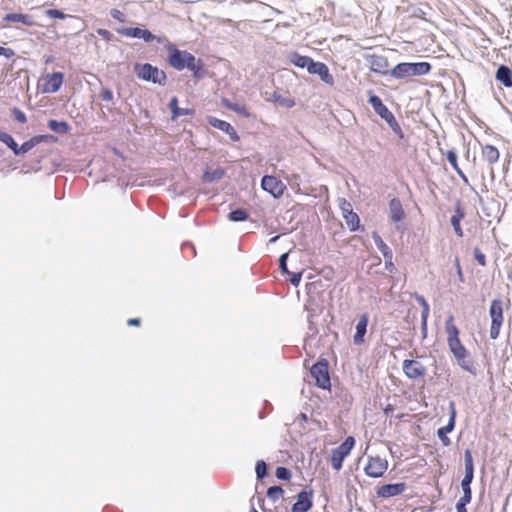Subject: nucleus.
Wrapping results in <instances>:
<instances>
[{
    "label": "nucleus",
    "mask_w": 512,
    "mask_h": 512,
    "mask_svg": "<svg viewBox=\"0 0 512 512\" xmlns=\"http://www.w3.org/2000/svg\"><path fill=\"white\" fill-rule=\"evenodd\" d=\"M445 329L447 332V343L450 352L455 355L458 352H463L465 346L461 343L459 338V329L453 324V316L450 315L445 322Z\"/></svg>",
    "instance_id": "10"
},
{
    "label": "nucleus",
    "mask_w": 512,
    "mask_h": 512,
    "mask_svg": "<svg viewBox=\"0 0 512 512\" xmlns=\"http://www.w3.org/2000/svg\"><path fill=\"white\" fill-rule=\"evenodd\" d=\"M369 317L366 313L362 314L359 317V320L356 324V331L353 336V342L355 345H361L364 343V337L367 332Z\"/></svg>",
    "instance_id": "24"
},
{
    "label": "nucleus",
    "mask_w": 512,
    "mask_h": 512,
    "mask_svg": "<svg viewBox=\"0 0 512 512\" xmlns=\"http://www.w3.org/2000/svg\"><path fill=\"white\" fill-rule=\"evenodd\" d=\"M340 209L342 211V216L343 218L345 217V215H348V213H353V209H352V205L350 202H348L346 199H341V203H340Z\"/></svg>",
    "instance_id": "49"
},
{
    "label": "nucleus",
    "mask_w": 512,
    "mask_h": 512,
    "mask_svg": "<svg viewBox=\"0 0 512 512\" xmlns=\"http://www.w3.org/2000/svg\"><path fill=\"white\" fill-rule=\"evenodd\" d=\"M227 217L232 222H243L249 219V213L244 208H237L230 211Z\"/></svg>",
    "instance_id": "33"
},
{
    "label": "nucleus",
    "mask_w": 512,
    "mask_h": 512,
    "mask_svg": "<svg viewBox=\"0 0 512 512\" xmlns=\"http://www.w3.org/2000/svg\"><path fill=\"white\" fill-rule=\"evenodd\" d=\"M225 169L223 168H216L214 170H208L206 169L202 174V181L205 183H215L222 179L225 176Z\"/></svg>",
    "instance_id": "29"
},
{
    "label": "nucleus",
    "mask_w": 512,
    "mask_h": 512,
    "mask_svg": "<svg viewBox=\"0 0 512 512\" xmlns=\"http://www.w3.org/2000/svg\"><path fill=\"white\" fill-rule=\"evenodd\" d=\"M432 65L429 62H401L390 71V76L395 79H406L415 76H424L430 73Z\"/></svg>",
    "instance_id": "3"
},
{
    "label": "nucleus",
    "mask_w": 512,
    "mask_h": 512,
    "mask_svg": "<svg viewBox=\"0 0 512 512\" xmlns=\"http://www.w3.org/2000/svg\"><path fill=\"white\" fill-rule=\"evenodd\" d=\"M482 157L489 163L494 164L499 160V150L490 144L482 146Z\"/></svg>",
    "instance_id": "30"
},
{
    "label": "nucleus",
    "mask_w": 512,
    "mask_h": 512,
    "mask_svg": "<svg viewBox=\"0 0 512 512\" xmlns=\"http://www.w3.org/2000/svg\"><path fill=\"white\" fill-rule=\"evenodd\" d=\"M141 323V320L140 318H131L128 320L127 324L129 326H139Z\"/></svg>",
    "instance_id": "60"
},
{
    "label": "nucleus",
    "mask_w": 512,
    "mask_h": 512,
    "mask_svg": "<svg viewBox=\"0 0 512 512\" xmlns=\"http://www.w3.org/2000/svg\"><path fill=\"white\" fill-rule=\"evenodd\" d=\"M37 145L38 144L36 143L35 137L33 136L29 140L25 141L22 145L19 146L17 144L16 152H14V154L16 156L24 155Z\"/></svg>",
    "instance_id": "34"
},
{
    "label": "nucleus",
    "mask_w": 512,
    "mask_h": 512,
    "mask_svg": "<svg viewBox=\"0 0 512 512\" xmlns=\"http://www.w3.org/2000/svg\"><path fill=\"white\" fill-rule=\"evenodd\" d=\"M35 140L37 144H40L42 142L45 143H54L57 141V138L51 134H44V135H35Z\"/></svg>",
    "instance_id": "45"
},
{
    "label": "nucleus",
    "mask_w": 512,
    "mask_h": 512,
    "mask_svg": "<svg viewBox=\"0 0 512 512\" xmlns=\"http://www.w3.org/2000/svg\"><path fill=\"white\" fill-rule=\"evenodd\" d=\"M310 375L315 380V385L323 390L331 389L329 374V362L326 358L320 357L310 368Z\"/></svg>",
    "instance_id": "5"
},
{
    "label": "nucleus",
    "mask_w": 512,
    "mask_h": 512,
    "mask_svg": "<svg viewBox=\"0 0 512 512\" xmlns=\"http://www.w3.org/2000/svg\"><path fill=\"white\" fill-rule=\"evenodd\" d=\"M0 141L4 143L13 153L16 152L17 142L12 135L0 129Z\"/></svg>",
    "instance_id": "37"
},
{
    "label": "nucleus",
    "mask_w": 512,
    "mask_h": 512,
    "mask_svg": "<svg viewBox=\"0 0 512 512\" xmlns=\"http://www.w3.org/2000/svg\"><path fill=\"white\" fill-rule=\"evenodd\" d=\"M14 55H15V52L11 48H6L3 46H0V56H4L6 58H11Z\"/></svg>",
    "instance_id": "57"
},
{
    "label": "nucleus",
    "mask_w": 512,
    "mask_h": 512,
    "mask_svg": "<svg viewBox=\"0 0 512 512\" xmlns=\"http://www.w3.org/2000/svg\"><path fill=\"white\" fill-rule=\"evenodd\" d=\"M46 15L49 16L50 18H54V19H65L66 17H68V15H66L62 10L60 9H48L46 10Z\"/></svg>",
    "instance_id": "44"
},
{
    "label": "nucleus",
    "mask_w": 512,
    "mask_h": 512,
    "mask_svg": "<svg viewBox=\"0 0 512 512\" xmlns=\"http://www.w3.org/2000/svg\"><path fill=\"white\" fill-rule=\"evenodd\" d=\"M456 268H457V274L459 275L460 280H463L462 269H461V266H460V263H459L458 259H456Z\"/></svg>",
    "instance_id": "64"
},
{
    "label": "nucleus",
    "mask_w": 512,
    "mask_h": 512,
    "mask_svg": "<svg viewBox=\"0 0 512 512\" xmlns=\"http://www.w3.org/2000/svg\"><path fill=\"white\" fill-rule=\"evenodd\" d=\"M389 218L393 222H401L406 218V212L398 198H392L389 201Z\"/></svg>",
    "instance_id": "23"
},
{
    "label": "nucleus",
    "mask_w": 512,
    "mask_h": 512,
    "mask_svg": "<svg viewBox=\"0 0 512 512\" xmlns=\"http://www.w3.org/2000/svg\"><path fill=\"white\" fill-rule=\"evenodd\" d=\"M456 417H457V411H456L455 403L453 401H450L448 422L445 426L440 427L437 430V436L444 446H449L451 444V440L447 436V434L454 430L455 425H456Z\"/></svg>",
    "instance_id": "11"
},
{
    "label": "nucleus",
    "mask_w": 512,
    "mask_h": 512,
    "mask_svg": "<svg viewBox=\"0 0 512 512\" xmlns=\"http://www.w3.org/2000/svg\"><path fill=\"white\" fill-rule=\"evenodd\" d=\"M99 95L103 101L110 102L113 100V92L108 87H103Z\"/></svg>",
    "instance_id": "50"
},
{
    "label": "nucleus",
    "mask_w": 512,
    "mask_h": 512,
    "mask_svg": "<svg viewBox=\"0 0 512 512\" xmlns=\"http://www.w3.org/2000/svg\"><path fill=\"white\" fill-rule=\"evenodd\" d=\"M97 34H98L99 36H101V37H102L104 40H106V41H115V40H116V38H115L114 34H113V33H111V32H110L109 30H107V29L99 28V29L97 30Z\"/></svg>",
    "instance_id": "51"
},
{
    "label": "nucleus",
    "mask_w": 512,
    "mask_h": 512,
    "mask_svg": "<svg viewBox=\"0 0 512 512\" xmlns=\"http://www.w3.org/2000/svg\"><path fill=\"white\" fill-rule=\"evenodd\" d=\"M372 48H367L362 54L366 66L370 71L378 75H390L388 58L383 54L371 53Z\"/></svg>",
    "instance_id": "6"
},
{
    "label": "nucleus",
    "mask_w": 512,
    "mask_h": 512,
    "mask_svg": "<svg viewBox=\"0 0 512 512\" xmlns=\"http://www.w3.org/2000/svg\"><path fill=\"white\" fill-rule=\"evenodd\" d=\"M402 369L410 380H416L426 375V368L417 360L405 359L402 363Z\"/></svg>",
    "instance_id": "15"
},
{
    "label": "nucleus",
    "mask_w": 512,
    "mask_h": 512,
    "mask_svg": "<svg viewBox=\"0 0 512 512\" xmlns=\"http://www.w3.org/2000/svg\"><path fill=\"white\" fill-rule=\"evenodd\" d=\"M355 443V438L348 436L338 447L332 449L330 463L333 469L339 471L342 468L344 459L350 454Z\"/></svg>",
    "instance_id": "9"
},
{
    "label": "nucleus",
    "mask_w": 512,
    "mask_h": 512,
    "mask_svg": "<svg viewBox=\"0 0 512 512\" xmlns=\"http://www.w3.org/2000/svg\"><path fill=\"white\" fill-rule=\"evenodd\" d=\"M456 171V173L459 175V177L464 180L465 182H467V177L466 175L463 173V171L458 167L457 169H454Z\"/></svg>",
    "instance_id": "61"
},
{
    "label": "nucleus",
    "mask_w": 512,
    "mask_h": 512,
    "mask_svg": "<svg viewBox=\"0 0 512 512\" xmlns=\"http://www.w3.org/2000/svg\"><path fill=\"white\" fill-rule=\"evenodd\" d=\"M415 299L418 304L422 307L421 317H429L430 306L423 295L415 294Z\"/></svg>",
    "instance_id": "39"
},
{
    "label": "nucleus",
    "mask_w": 512,
    "mask_h": 512,
    "mask_svg": "<svg viewBox=\"0 0 512 512\" xmlns=\"http://www.w3.org/2000/svg\"><path fill=\"white\" fill-rule=\"evenodd\" d=\"M394 409L395 408L392 404H387L386 407L383 409V412L386 416L393 417Z\"/></svg>",
    "instance_id": "59"
},
{
    "label": "nucleus",
    "mask_w": 512,
    "mask_h": 512,
    "mask_svg": "<svg viewBox=\"0 0 512 512\" xmlns=\"http://www.w3.org/2000/svg\"><path fill=\"white\" fill-rule=\"evenodd\" d=\"M428 317H421V332L423 338L427 336Z\"/></svg>",
    "instance_id": "58"
},
{
    "label": "nucleus",
    "mask_w": 512,
    "mask_h": 512,
    "mask_svg": "<svg viewBox=\"0 0 512 512\" xmlns=\"http://www.w3.org/2000/svg\"><path fill=\"white\" fill-rule=\"evenodd\" d=\"M470 504V502H467V500L459 499L456 502L455 508L457 512H468L466 506Z\"/></svg>",
    "instance_id": "54"
},
{
    "label": "nucleus",
    "mask_w": 512,
    "mask_h": 512,
    "mask_svg": "<svg viewBox=\"0 0 512 512\" xmlns=\"http://www.w3.org/2000/svg\"><path fill=\"white\" fill-rule=\"evenodd\" d=\"M473 254L479 265L486 266V256L479 248H474Z\"/></svg>",
    "instance_id": "47"
},
{
    "label": "nucleus",
    "mask_w": 512,
    "mask_h": 512,
    "mask_svg": "<svg viewBox=\"0 0 512 512\" xmlns=\"http://www.w3.org/2000/svg\"><path fill=\"white\" fill-rule=\"evenodd\" d=\"M194 115V110L189 108H180L174 112V116L172 119H176L180 116H192Z\"/></svg>",
    "instance_id": "52"
},
{
    "label": "nucleus",
    "mask_w": 512,
    "mask_h": 512,
    "mask_svg": "<svg viewBox=\"0 0 512 512\" xmlns=\"http://www.w3.org/2000/svg\"><path fill=\"white\" fill-rule=\"evenodd\" d=\"M368 103L372 106L374 112L383 119L390 129L398 136L399 139L404 138V132L393 113L383 104L381 98L372 91L368 92Z\"/></svg>",
    "instance_id": "2"
},
{
    "label": "nucleus",
    "mask_w": 512,
    "mask_h": 512,
    "mask_svg": "<svg viewBox=\"0 0 512 512\" xmlns=\"http://www.w3.org/2000/svg\"><path fill=\"white\" fill-rule=\"evenodd\" d=\"M273 99L276 103H278L279 105L286 107V108H292L295 104L294 100H292L290 98L283 97L276 92L273 94Z\"/></svg>",
    "instance_id": "41"
},
{
    "label": "nucleus",
    "mask_w": 512,
    "mask_h": 512,
    "mask_svg": "<svg viewBox=\"0 0 512 512\" xmlns=\"http://www.w3.org/2000/svg\"><path fill=\"white\" fill-rule=\"evenodd\" d=\"M3 21L7 23H21L29 27L35 25L33 17L23 13H8L3 17Z\"/></svg>",
    "instance_id": "27"
},
{
    "label": "nucleus",
    "mask_w": 512,
    "mask_h": 512,
    "mask_svg": "<svg viewBox=\"0 0 512 512\" xmlns=\"http://www.w3.org/2000/svg\"><path fill=\"white\" fill-rule=\"evenodd\" d=\"M115 30L122 36L143 39L146 43H151L156 39L150 30L141 27H121Z\"/></svg>",
    "instance_id": "13"
},
{
    "label": "nucleus",
    "mask_w": 512,
    "mask_h": 512,
    "mask_svg": "<svg viewBox=\"0 0 512 512\" xmlns=\"http://www.w3.org/2000/svg\"><path fill=\"white\" fill-rule=\"evenodd\" d=\"M445 156H446V159L447 161L451 164V166L453 167V169H457L459 166H458V157H457V153L454 149H451V150H448L446 153H445Z\"/></svg>",
    "instance_id": "43"
},
{
    "label": "nucleus",
    "mask_w": 512,
    "mask_h": 512,
    "mask_svg": "<svg viewBox=\"0 0 512 512\" xmlns=\"http://www.w3.org/2000/svg\"><path fill=\"white\" fill-rule=\"evenodd\" d=\"M504 303L501 299L491 301L489 307V316L491 318L490 338L495 340L499 337L500 330L504 321Z\"/></svg>",
    "instance_id": "7"
},
{
    "label": "nucleus",
    "mask_w": 512,
    "mask_h": 512,
    "mask_svg": "<svg viewBox=\"0 0 512 512\" xmlns=\"http://www.w3.org/2000/svg\"><path fill=\"white\" fill-rule=\"evenodd\" d=\"M344 219L351 232L364 231V228L360 224V218L357 213H348V215H345Z\"/></svg>",
    "instance_id": "31"
},
{
    "label": "nucleus",
    "mask_w": 512,
    "mask_h": 512,
    "mask_svg": "<svg viewBox=\"0 0 512 512\" xmlns=\"http://www.w3.org/2000/svg\"><path fill=\"white\" fill-rule=\"evenodd\" d=\"M388 468V462L386 459L380 457H369L368 463L364 470L366 475L372 478L381 477Z\"/></svg>",
    "instance_id": "16"
},
{
    "label": "nucleus",
    "mask_w": 512,
    "mask_h": 512,
    "mask_svg": "<svg viewBox=\"0 0 512 512\" xmlns=\"http://www.w3.org/2000/svg\"><path fill=\"white\" fill-rule=\"evenodd\" d=\"M372 239L383 257L393 255L392 249L383 241L382 237L377 232L372 233Z\"/></svg>",
    "instance_id": "32"
},
{
    "label": "nucleus",
    "mask_w": 512,
    "mask_h": 512,
    "mask_svg": "<svg viewBox=\"0 0 512 512\" xmlns=\"http://www.w3.org/2000/svg\"><path fill=\"white\" fill-rule=\"evenodd\" d=\"M110 15L113 19L118 20L120 22H125V15L118 9H112L110 11Z\"/></svg>",
    "instance_id": "55"
},
{
    "label": "nucleus",
    "mask_w": 512,
    "mask_h": 512,
    "mask_svg": "<svg viewBox=\"0 0 512 512\" xmlns=\"http://www.w3.org/2000/svg\"><path fill=\"white\" fill-rule=\"evenodd\" d=\"M222 103H223V105H224L227 109H229V110H231V111H234V112H236V113H239V114H242V115H245V116H247V115H248V111H247L246 107H245V106H243V105H240V104H238V103H232V102H231L229 99H227V98H223V99H222Z\"/></svg>",
    "instance_id": "35"
},
{
    "label": "nucleus",
    "mask_w": 512,
    "mask_h": 512,
    "mask_svg": "<svg viewBox=\"0 0 512 512\" xmlns=\"http://www.w3.org/2000/svg\"><path fill=\"white\" fill-rule=\"evenodd\" d=\"M465 210L460 201H457L454 207V214L450 218L451 225L454 229L455 234L458 237H463V230L461 227V220L465 218Z\"/></svg>",
    "instance_id": "22"
},
{
    "label": "nucleus",
    "mask_w": 512,
    "mask_h": 512,
    "mask_svg": "<svg viewBox=\"0 0 512 512\" xmlns=\"http://www.w3.org/2000/svg\"><path fill=\"white\" fill-rule=\"evenodd\" d=\"M206 122L210 126H212V127L216 128V129L221 130V131L225 132L226 134H228L230 139L233 142H237V141L240 140V137H239L237 131L227 121H224V120H221V119H219V118H217L215 116L209 115V116L206 117Z\"/></svg>",
    "instance_id": "18"
},
{
    "label": "nucleus",
    "mask_w": 512,
    "mask_h": 512,
    "mask_svg": "<svg viewBox=\"0 0 512 512\" xmlns=\"http://www.w3.org/2000/svg\"><path fill=\"white\" fill-rule=\"evenodd\" d=\"M313 490L305 487L297 494L296 502L291 507V512H307L313 505Z\"/></svg>",
    "instance_id": "14"
},
{
    "label": "nucleus",
    "mask_w": 512,
    "mask_h": 512,
    "mask_svg": "<svg viewBox=\"0 0 512 512\" xmlns=\"http://www.w3.org/2000/svg\"><path fill=\"white\" fill-rule=\"evenodd\" d=\"M284 494V489L280 485L270 486L267 489L266 496L272 502H276Z\"/></svg>",
    "instance_id": "36"
},
{
    "label": "nucleus",
    "mask_w": 512,
    "mask_h": 512,
    "mask_svg": "<svg viewBox=\"0 0 512 512\" xmlns=\"http://www.w3.org/2000/svg\"><path fill=\"white\" fill-rule=\"evenodd\" d=\"M166 49L168 52L167 62L172 68L178 71L188 69L197 80L206 76L207 70L201 58H196L192 53L187 50H180L173 44H169Z\"/></svg>",
    "instance_id": "1"
},
{
    "label": "nucleus",
    "mask_w": 512,
    "mask_h": 512,
    "mask_svg": "<svg viewBox=\"0 0 512 512\" xmlns=\"http://www.w3.org/2000/svg\"><path fill=\"white\" fill-rule=\"evenodd\" d=\"M168 108L171 111L172 117L174 116V112L179 109L178 106V98L176 96L172 97L168 103Z\"/></svg>",
    "instance_id": "56"
},
{
    "label": "nucleus",
    "mask_w": 512,
    "mask_h": 512,
    "mask_svg": "<svg viewBox=\"0 0 512 512\" xmlns=\"http://www.w3.org/2000/svg\"><path fill=\"white\" fill-rule=\"evenodd\" d=\"M275 476L282 481H289L292 477L291 470L284 466H279L276 468Z\"/></svg>",
    "instance_id": "40"
},
{
    "label": "nucleus",
    "mask_w": 512,
    "mask_h": 512,
    "mask_svg": "<svg viewBox=\"0 0 512 512\" xmlns=\"http://www.w3.org/2000/svg\"><path fill=\"white\" fill-rule=\"evenodd\" d=\"M307 72L312 75H318L321 81L329 86H333L335 83L334 77L330 73L328 66L323 62L314 60Z\"/></svg>",
    "instance_id": "19"
},
{
    "label": "nucleus",
    "mask_w": 512,
    "mask_h": 512,
    "mask_svg": "<svg viewBox=\"0 0 512 512\" xmlns=\"http://www.w3.org/2000/svg\"><path fill=\"white\" fill-rule=\"evenodd\" d=\"M255 473L258 480H263L268 476V465L264 460L256 462Z\"/></svg>",
    "instance_id": "38"
},
{
    "label": "nucleus",
    "mask_w": 512,
    "mask_h": 512,
    "mask_svg": "<svg viewBox=\"0 0 512 512\" xmlns=\"http://www.w3.org/2000/svg\"><path fill=\"white\" fill-rule=\"evenodd\" d=\"M495 79L502 85H504L507 88L512 87V67H509L505 64H501L498 66L496 73H495Z\"/></svg>",
    "instance_id": "25"
},
{
    "label": "nucleus",
    "mask_w": 512,
    "mask_h": 512,
    "mask_svg": "<svg viewBox=\"0 0 512 512\" xmlns=\"http://www.w3.org/2000/svg\"><path fill=\"white\" fill-rule=\"evenodd\" d=\"M464 462H465V475L461 481V488H462L463 494L459 499H463V500H467V502H471V500H472L471 484L474 479V463H473L472 453L469 449L465 450Z\"/></svg>",
    "instance_id": "8"
},
{
    "label": "nucleus",
    "mask_w": 512,
    "mask_h": 512,
    "mask_svg": "<svg viewBox=\"0 0 512 512\" xmlns=\"http://www.w3.org/2000/svg\"><path fill=\"white\" fill-rule=\"evenodd\" d=\"M288 257H289V252H285V253L281 254L279 257V260H278L279 269L282 274L289 273L288 266H287Z\"/></svg>",
    "instance_id": "42"
},
{
    "label": "nucleus",
    "mask_w": 512,
    "mask_h": 512,
    "mask_svg": "<svg viewBox=\"0 0 512 512\" xmlns=\"http://www.w3.org/2000/svg\"><path fill=\"white\" fill-rule=\"evenodd\" d=\"M64 80V74L62 72H53L48 74L45 78V84L43 91L45 93H56L60 90Z\"/></svg>",
    "instance_id": "21"
},
{
    "label": "nucleus",
    "mask_w": 512,
    "mask_h": 512,
    "mask_svg": "<svg viewBox=\"0 0 512 512\" xmlns=\"http://www.w3.org/2000/svg\"><path fill=\"white\" fill-rule=\"evenodd\" d=\"M48 128L57 134H67L71 130V126L65 120L50 119L47 123Z\"/></svg>",
    "instance_id": "28"
},
{
    "label": "nucleus",
    "mask_w": 512,
    "mask_h": 512,
    "mask_svg": "<svg viewBox=\"0 0 512 512\" xmlns=\"http://www.w3.org/2000/svg\"><path fill=\"white\" fill-rule=\"evenodd\" d=\"M407 489L405 482L388 483L377 487L376 494L380 498H390L401 495Z\"/></svg>",
    "instance_id": "17"
},
{
    "label": "nucleus",
    "mask_w": 512,
    "mask_h": 512,
    "mask_svg": "<svg viewBox=\"0 0 512 512\" xmlns=\"http://www.w3.org/2000/svg\"><path fill=\"white\" fill-rule=\"evenodd\" d=\"M261 187L264 191L271 194L274 198H280L286 186L283 182L271 175H264L261 179Z\"/></svg>",
    "instance_id": "12"
},
{
    "label": "nucleus",
    "mask_w": 512,
    "mask_h": 512,
    "mask_svg": "<svg viewBox=\"0 0 512 512\" xmlns=\"http://www.w3.org/2000/svg\"><path fill=\"white\" fill-rule=\"evenodd\" d=\"M385 260V269L390 273H394L396 271V267L393 263V255L384 257Z\"/></svg>",
    "instance_id": "53"
},
{
    "label": "nucleus",
    "mask_w": 512,
    "mask_h": 512,
    "mask_svg": "<svg viewBox=\"0 0 512 512\" xmlns=\"http://www.w3.org/2000/svg\"><path fill=\"white\" fill-rule=\"evenodd\" d=\"M456 359L457 364L464 370L472 374L473 376L477 375V366L475 365L474 360L470 357L468 350L465 348L463 352H458L453 355Z\"/></svg>",
    "instance_id": "20"
},
{
    "label": "nucleus",
    "mask_w": 512,
    "mask_h": 512,
    "mask_svg": "<svg viewBox=\"0 0 512 512\" xmlns=\"http://www.w3.org/2000/svg\"><path fill=\"white\" fill-rule=\"evenodd\" d=\"M12 115L14 117V119L19 122V123H26L27 121V117L25 115V113L20 110L19 108H13L12 110Z\"/></svg>",
    "instance_id": "48"
},
{
    "label": "nucleus",
    "mask_w": 512,
    "mask_h": 512,
    "mask_svg": "<svg viewBox=\"0 0 512 512\" xmlns=\"http://www.w3.org/2000/svg\"><path fill=\"white\" fill-rule=\"evenodd\" d=\"M302 274H303V271H300V272H290L287 274L289 275V282L297 287L300 282H301V279H302Z\"/></svg>",
    "instance_id": "46"
},
{
    "label": "nucleus",
    "mask_w": 512,
    "mask_h": 512,
    "mask_svg": "<svg viewBox=\"0 0 512 512\" xmlns=\"http://www.w3.org/2000/svg\"><path fill=\"white\" fill-rule=\"evenodd\" d=\"M456 171V173L459 175V177L464 180L465 182H467V177L466 175L463 173V171L458 167L457 169H454Z\"/></svg>",
    "instance_id": "62"
},
{
    "label": "nucleus",
    "mask_w": 512,
    "mask_h": 512,
    "mask_svg": "<svg viewBox=\"0 0 512 512\" xmlns=\"http://www.w3.org/2000/svg\"><path fill=\"white\" fill-rule=\"evenodd\" d=\"M290 63L295 65L298 68L309 70L312 65L314 59L310 56L301 55L298 52H290L287 56Z\"/></svg>",
    "instance_id": "26"
},
{
    "label": "nucleus",
    "mask_w": 512,
    "mask_h": 512,
    "mask_svg": "<svg viewBox=\"0 0 512 512\" xmlns=\"http://www.w3.org/2000/svg\"><path fill=\"white\" fill-rule=\"evenodd\" d=\"M134 74L140 80L165 86L167 75L163 70L150 63H136L133 68Z\"/></svg>",
    "instance_id": "4"
},
{
    "label": "nucleus",
    "mask_w": 512,
    "mask_h": 512,
    "mask_svg": "<svg viewBox=\"0 0 512 512\" xmlns=\"http://www.w3.org/2000/svg\"><path fill=\"white\" fill-rule=\"evenodd\" d=\"M456 171V173L459 175V177L464 180L465 182H467V177L466 175L463 173V171L458 167L457 169H454Z\"/></svg>",
    "instance_id": "63"
}]
</instances>
